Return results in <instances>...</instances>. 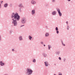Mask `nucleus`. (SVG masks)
<instances>
[{
	"instance_id": "1",
	"label": "nucleus",
	"mask_w": 75,
	"mask_h": 75,
	"mask_svg": "<svg viewBox=\"0 0 75 75\" xmlns=\"http://www.w3.org/2000/svg\"><path fill=\"white\" fill-rule=\"evenodd\" d=\"M12 18V23L14 26H17L18 25L17 21H19L20 16L17 13H12L11 15Z\"/></svg>"
},
{
	"instance_id": "2",
	"label": "nucleus",
	"mask_w": 75,
	"mask_h": 75,
	"mask_svg": "<svg viewBox=\"0 0 75 75\" xmlns=\"http://www.w3.org/2000/svg\"><path fill=\"white\" fill-rule=\"evenodd\" d=\"M33 72V70L30 69V68H27L26 69V70L25 72V74L27 75H31Z\"/></svg>"
},
{
	"instance_id": "3",
	"label": "nucleus",
	"mask_w": 75,
	"mask_h": 75,
	"mask_svg": "<svg viewBox=\"0 0 75 75\" xmlns=\"http://www.w3.org/2000/svg\"><path fill=\"white\" fill-rule=\"evenodd\" d=\"M26 21V18L25 17H23L21 20V22L22 24H25Z\"/></svg>"
},
{
	"instance_id": "4",
	"label": "nucleus",
	"mask_w": 75,
	"mask_h": 75,
	"mask_svg": "<svg viewBox=\"0 0 75 75\" xmlns=\"http://www.w3.org/2000/svg\"><path fill=\"white\" fill-rule=\"evenodd\" d=\"M57 11L58 12L59 15L60 17H61L62 16V13L61 12L59 8H57Z\"/></svg>"
},
{
	"instance_id": "5",
	"label": "nucleus",
	"mask_w": 75,
	"mask_h": 75,
	"mask_svg": "<svg viewBox=\"0 0 75 75\" xmlns=\"http://www.w3.org/2000/svg\"><path fill=\"white\" fill-rule=\"evenodd\" d=\"M44 63L45 67H48L50 65L49 62L48 61H45Z\"/></svg>"
},
{
	"instance_id": "6",
	"label": "nucleus",
	"mask_w": 75,
	"mask_h": 75,
	"mask_svg": "<svg viewBox=\"0 0 75 75\" xmlns=\"http://www.w3.org/2000/svg\"><path fill=\"white\" fill-rule=\"evenodd\" d=\"M31 3L32 4H33V5H35V4H36L37 3L36 1H35L34 0H32L31 1Z\"/></svg>"
},
{
	"instance_id": "7",
	"label": "nucleus",
	"mask_w": 75,
	"mask_h": 75,
	"mask_svg": "<svg viewBox=\"0 0 75 75\" xmlns=\"http://www.w3.org/2000/svg\"><path fill=\"white\" fill-rule=\"evenodd\" d=\"M0 65L1 66H4L5 65V63L3 61H0Z\"/></svg>"
},
{
	"instance_id": "8",
	"label": "nucleus",
	"mask_w": 75,
	"mask_h": 75,
	"mask_svg": "<svg viewBox=\"0 0 75 75\" xmlns=\"http://www.w3.org/2000/svg\"><path fill=\"white\" fill-rule=\"evenodd\" d=\"M18 40L19 41H23V36L22 35H19L18 37Z\"/></svg>"
},
{
	"instance_id": "9",
	"label": "nucleus",
	"mask_w": 75,
	"mask_h": 75,
	"mask_svg": "<svg viewBox=\"0 0 75 75\" xmlns=\"http://www.w3.org/2000/svg\"><path fill=\"white\" fill-rule=\"evenodd\" d=\"M35 13V9L32 10L31 11V14L32 15H34Z\"/></svg>"
},
{
	"instance_id": "10",
	"label": "nucleus",
	"mask_w": 75,
	"mask_h": 75,
	"mask_svg": "<svg viewBox=\"0 0 75 75\" xmlns=\"http://www.w3.org/2000/svg\"><path fill=\"white\" fill-rule=\"evenodd\" d=\"M52 14L53 16H55L57 14L56 11H53L52 13Z\"/></svg>"
},
{
	"instance_id": "11",
	"label": "nucleus",
	"mask_w": 75,
	"mask_h": 75,
	"mask_svg": "<svg viewBox=\"0 0 75 75\" xmlns=\"http://www.w3.org/2000/svg\"><path fill=\"white\" fill-rule=\"evenodd\" d=\"M50 35V34L49 33L47 32V33H46L45 34V36L46 37H49V36Z\"/></svg>"
},
{
	"instance_id": "12",
	"label": "nucleus",
	"mask_w": 75,
	"mask_h": 75,
	"mask_svg": "<svg viewBox=\"0 0 75 75\" xmlns=\"http://www.w3.org/2000/svg\"><path fill=\"white\" fill-rule=\"evenodd\" d=\"M19 7H24L23 6L22 3H20L18 6Z\"/></svg>"
},
{
	"instance_id": "13",
	"label": "nucleus",
	"mask_w": 75,
	"mask_h": 75,
	"mask_svg": "<svg viewBox=\"0 0 75 75\" xmlns=\"http://www.w3.org/2000/svg\"><path fill=\"white\" fill-rule=\"evenodd\" d=\"M48 50H51V48H52V46L51 45H48Z\"/></svg>"
},
{
	"instance_id": "14",
	"label": "nucleus",
	"mask_w": 75,
	"mask_h": 75,
	"mask_svg": "<svg viewBox=\"0 0 75 75\" xmlns=\"http://www.w3.org/2000/svg\"><path fill=\"white\" fill-rule=\"evenodd\" d=\"M8 6V3H5L4 4V7L5 8H6Z\"/></svg>"
},
{
	"instance_id": "15",
	"label": "nucleus",
	"mask_w": 75,
	"mask_h": 75,
	"mask_svg": "<svg viewBox=\"0 0 75 75\" xmlns=\"http://www.w3.org/2000/svg\"><path fill=\"white\" fill-rule=\"evenodd\" d=\"M28 38L30 40H32L33 38L32 36H31V35H29L28 36Z\"/></svg>"
},
{
	"instance_id": "16",
	"label": "nucleus",
	"mask_w": 75,
	"mask_h": 75,
	"mask_svg": "<svg viewBox=\"0 0 75 75\" xmlns=\"http://www.w3.org/2000/svg\"><path fill=\"white\" fill-rule=\"evenodd\" d=\"M42 55L44 57H47V55L45 53H43Z\"/></svg>"
},
{
	"instance_id": "17",
	"label": "nucleus",
	"mask_w": 75,
	"mask_h": 75,
	"mask_svg": "<svg viewBox=\"0 0 75 75\" xmlns=\"http://www.w3.org/2000/svg\"><path fill=\"white\" fill-rule=\"evenodd\" d=\"M56 54H57V55H59L60 54V52L59 51H57V52H56Z\"/></svg>"
},
{
	"instance_id": "18",
	"label": "nucleus",
	"mask_w": 75,
	"mask_h": 75,
	"mask_svg": "<svg viewBox=\"0 0 75 75\" xmlns=\"http://www.w3.org/2000/svg\"><path fill=\"white\" fill-rule=\"evenodd\" d=\"M36 62V60L35 59H33V62Z\"/></svg>"
},
{
	"instance_id": "19",
	"label": "nucleus",
	"mask_w": 75,
	"mask_h": 75,
	"mask_svg": "<svg viewBox=\"0 0 75 75\" xmlns=\"http://www.w3.org/2000/svg\"><path fill=\"white\" fill-rule=\"evenodd\" d=\"M67 30H69V26L68 25L67 26Z\"/></svg>"
},
{
	"instance_id": "20",
	"label": "nucleus",
	"mask_w": 75,
	"mask_h": 75,
	"mask_svg": "<svg viewBox=\"0 0 75 75\" xmlns=\"http://www.w3.org/2000/svg\"><path fill=\"white\" fill-rule=\"evenodd\" d=\"M58 28L57 27H56L55 28V30L56 31H57V30H58Z\"/></svg>"
},
{
	"instance_id": "21",
	"label": "nucleus",
	"mask_w": 75,
	"mask_h": 75,
	"mask_svg": "<svg viewBox=\"0 0 75 75\" xmlns=\"http://www.w3.org/2000/svg\"><path fill=\"white\" fill-rule=\"evenodd\" d=\"M59 75H62V73L61 72H59L58 73Z\"/></svg>"
},
{
	"instance_id": "22",
	"label": "nucleus",
	"mask_w": 75,
	"mask_h": 75,
	"mask_svg": "<svg viewBox=\"0 0 75 75\" xmlns=\"http://www.w3.org/2000/svg\"><path fill=\"white\" fill-rule=\"evenodd\" d=\"M51 1L52 3H55L56 1V0H51Z\"/></svg>"
},
{
	"instance_id": "23",
	"label": "nucleus",
	"mask_w": 75,
	"mask_h": 75,
	"mask_svg": "<svg viewBox=\"0 0 75 75\" xmlns=\"http://www.w3.org/2000/svg\"><path fill=\"white\" fill-rule=\"evenodd\" d=\"M62 45H64V46H65V44H64V42H63L62 41Z\"/></svg>"
},
{
	"instance_id": "24",
	"label": "nucleus",
	"mask_w": 75,
	"mask_h": 75,
	"mask_svg": "<svg viewBox=\"0 0 75 75\" xmlns=\"http://www.w3.org/2000/svg\"><path fill=\"white\" fill-rule=\"evenodd\" d=\"M24 26H25V25L23 24V25H20V27H24Z\"/></svg>"
},
{
	"instance_id": "25",
	"label": "nucleus",
	"mask_w": 75,
	"mask_h": 75,
	"mask_svg": "<svg viewBox=\"0 0 75 75\" xmlns=\"http://www.w3.org/2000/svg\"><path fill=\"white\" fill-rule=\"evenodd\" d=\"M66 58H64L63 59V61L64 62H65L66 61Z\"/></svg>"
},
{
	"instance_id": "26",
	"label": "nucleus",
	"mask_w": 75,
	"mask_h": 75,
	"mask_svg": "<svg viewBox=\"0 0 75 75\" xmlns=\"http://www.w3.org/2000/svg\"><path fill=\"white\" fill-rule=\"evenodd\" d=\"M2 40L1 35L0 34V41H1Z\"/></svg>"
},
{
	"instance_id": "27",
	"label": "nucleus",
	"mask_w": 75,
	"mask_h": 75,
	"mask_svg": "<svg viewBox=\"0 0 75 75\" xmlns=\"http://www.w3.org/2000/svg\"><path fill=\"white\" fill-rule=\"evenodd\" d=\"M12 30H10V31H9V34H11L12 33Z\"/></svg>"
},
{
	"instance_id": "28",
	"label": "nucleus",
	"mask_w": 75,
	"mask_h": 75,
	"mask_svg": "<svg viewBox=\"0 0 75 75\" xmlns=\"http://www.w3.org/2000/svg\"><path fill=\"white\" fill-rule=\"evenodd\" d=\"M66 24H67V25H68V24H69L68 21H67L66 22Z\"/></svg>"
},
{
	"instance_id": "29",
	"label": "nucleus",
	"mask_w": 75,
	"mask_h": 75,
	"mask_svg": "<svg viewBox=\"0 0 75 75\" xmlns=\"http://www.w3.org/2000/svg\"><path fill=\"white\" fill-rule=\"evenodd\" d=\"M56 33H57V34H59V31H58V30H57V31H56Z\"/></svg>"
},
{
	"instance_id": "30",
	"label": "nucleus",
	"mask_w": 75,
	"mask_h": 75,
	"mask_svg": "<svg viewBox=\"0 0 75 75\" xmlns=\"http://www.w3.org/2000/svg\"><path fill=\"white\" fill-rule=\"evenodd\" d=\"M1 1H0V2ZM2 7V6H1V3H0V8H1Z\"/></svg>"
},
{
	"instance_id": "31",
	"label": "nucleus",
	"mask_w": 75,
	"mask_h": 75,
	"mask_svg": "<svg viewBox=\"0 0 75 75\" xmlns=\"http://www.w3.org/2000/svg\"><path fill=\"white\" fill-rule=\"evenodd\" d=\"M41 44H44V42L43 41H41L40 42Z\"/></svg>"
},
{
	"instance_id": "32",
	"label": "nucleus",
	"mask_w": 75,
	"mask_h": 75,
	"mask_svg": "<svg viewBox=\"0 0 75 75\" xmlns=\"http://www.w3.org/2000/svg\"><path fill=\"white\" fill-rule=\"evenodd\" d=\"M59 60H61V58L60 57H59Z\"/></svg>"
},
{
	"instance_id": "33",
	"label": "nucleus",
	"mask_w": 75,
	"mask_h": 75,
	"mask_svg": "<svg viewBox=\"0 0 75 75\" xmlns=\"http://www.w3.org/2000/svg\"><path fill=\"white\" fill-rule=\"evenodd\" d=\"M12 51H15L14 49L13 48V49H12Z\"/></svg>"
},
{
	"instance_id": "34",
	"label": "nucleus",
	"mask_w": 75,
	"mask_h": 75,
	"mask_svg": "<svg viewBox=\"0 0 75 75\" xmlns=\"http://www.w3.org/2000/svg\"><path fill=\"white\" fill-rule=\"evenodd\" d=\"M3 1H1V4H2V3H3Z\"/></svg>"
},
{
	"instance_id": "35",
	"label": "nucleus",
	"mask_w": 75,
	"mask_h": 75,
	"mask_svg": "<svg viewBox=\"0 0 75 75\" xmlns=\"http://www.w3.org/2000/svg\"><path fill=\"white\" fill-rule=\"evenodd\" d=\"M4 75H8L7 74H4Z\"/></svg>"
},
{
	"instance_id": "36",
	"label": "nucleus",
	"mask_w": 75,
	"mask_h": 75,
	"mask_svg": "<svg viewBox=\"0 0 75 75\" xmlns=\"http://www.w3.org/2000/svg\"><path fill=\"white\" fill-rule=\"evenodd\" d=\"M44 47H45V44H44Z\"/></svg>"
},
{
	"instance_id": "37",
	"label": "nucleus",
	"mask_w": 75,
	"mask_h": 75,
	"mask_svg": "<svg viewBox=\"0 0 75 75\" xmlns=\"http://www.w3.org/2000/svg\"><path fill=\"white\" fill-rule=\"evenodd\" d=\"M46 28H48L47 26H46Z\"/></svg>"
},
{
	"instance_id": "38",
	"label": "nucleus",
	"mask_w": 75,
	"mask_h": 75,
	"mask_svg": "<svg viewBox=\"0 0 75 75\" xmlns=\"http://www.w3.org/2000/svg\"><path fill=\"white\" fill-rule=\"evenodd\" d=\"M54 65H56V64H54Z\"/></svg>"
},
{
	"instance_id": "39",
	"label": "nucleus",
	"mask_w": 75,
	"mask_h": 75,
	"mask_svg": "<svg viewBox=\"0 0 75 75\" xmlns=\"http://www.w3.org/2000/svg\"><path fill=\"white\" fill-rule=\"evenodd\" d=\"M54 75H57L56 74H54Z\"/></svg>"
}]
</instances>
